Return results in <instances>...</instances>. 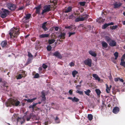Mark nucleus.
Instances as JSON below:
<instances>
[{
    "label": "nucleus",
    "instance_id": "obj_62",
    "mask_svg": "<svg viewBox=\"0 0 125 125\" xmlns=\"http://www.w3.org/2000/svg\"><path fill=\"white\" fill-rule=\"evenodd\" d=\"M73 15H71L69 17V19H72L73 18Z\"/></svg>",
    "mask_w": 125,
    "mask_h": 125
},
{
    "label": "nucleus",
    "instance_id": "obj_46",
    "mask_svg": "<svg viewBox=\"0 0 125 125\" xmlns=\"http://www.w3.org/2000/svg\"><path fill=\"white\" fill-rule=\"evenodd\" d=\"M31 114L28 116L27 117L26 120L27 121H29L30 119L31 118Z\"/></svg>",
    "mask_w": 125,
    "mask_h": 125
},
{
    "label": "nucleus",
    "instance_id": "obj_27",
    "mask_svg": "<svg viewBox=\"0 0 125 125\" xmlns=\"http://www.w3.org/2000/svg\"><path fill=\"white\" fill-rule=\"evenodd\" d=\"M119 81L120 82H123L124 81V80L120 78L119 77L116 78L114 79V81L116 82Z\"/></svg>",
    "mask_w": 125,
    "mask_h": 125
},
{
    "label": "nucleus",
    "instance_id": "obj_31",
    "mask_svg": "<svg viewBox=\"0 0 125 125\" xmlns=\"http://www.w3.org/2000/svg\"><path fill=\"white\" fill-rule=\"evenodd\" d=\"M31 118L33 120H36L38 119L37 117L36 116L34 115L31 114Z\"/></svg>",
    "mask_w": 125,
    "mask_h": 125
},
{
    "label": "nucleus",
    "instance_id": "obj_30",
    "mask_svg": "<svg viewBox=\"0 0 125 125\" xmlns=\"http://www.w3.org/2000/svg\"><path fill=\"white\" fill-rule=\"evenodd\" d=\"M72 9L71 7V6L65 9V12L67 13L70 12L71 11Z\"/></svg>",
    "mask_w": 125,
    "mask_h": 125
},
{
    "label": "nucleus",
    "instance_id": "obj_59",
    "mask_svg": "<svg viewBox=\"0 0 125 125\" xmlns=\"http://www.w3.org/2000/svg\"><path fill=\"white\" fill-rule=\"evenodd\" d=\"M121 59H123L124 60L125 59V53L123 55Z\"/></svg>",
    "mask_w": 125,
    "mask_h": 125
},
{
    "label": "nucleus",
    "instance_id": "obj_47",
    "mask_svg": "<svg viewBox=\"0 0 125 125\" xmlns=\"http://www.w3.org/2000/svg\"><path fill=\"white\" fill-rule=\"evenodd\" d=\"M86 2H81L79 3V4L81 6H84L85 5Z\"/></svg>",
    "mask_w": 125,
    "mask_h": 125
},
{
    "label": "nucleus",
    "instance_id": "obj_38",
    "mask_svg": "<svg viewBox=\"0 0 125 125\" xmlns=\"http://www.w3.org/2000/svg\"><path fill=\"white\" fill-rule=\"evenodd\" d=\"M37 104V103H34L32 105H31L29 106V108H32L33 110L34 109V107Z\"/></svg>",
    "mask_w": 125,
    "mask_h": 125
},
{
    "label": "nucleus",
    "instance_id": "obj_34",
    "mask_svg": "<svg viewBox=\"0 0 125 125\" xmlns=\"http://www.w3.org/2000/svg\"><path fill=\"white\" fill-rule=\"evenodd\" d=\"M87 117L88 120L90 121H91L93 119V115L91 114H88V115Z\"/></svg>",
    "mask_w": 125,
    "mask_h": 125
},
{
    "label": "nucleus",
    "instance_id": "obj_2",
    "mask_svg": "<svg viewBox=\"0 0 125 125\" xmlns=\"http://www.w3.org/2000/svg\"><path fill=\"white\" fill-rule=\"evenodd\" d=\"M9 13L8 10L2 8L0 10V17L3 19L5 18L9 14Z\"/></svg>",
    "mask_w": 125,
    "mask_h": 125
},
{
    "label": "nucleus",
    "instance_id": "obj_60",
    "mask_svg": "<svg viewBox=\"0 0 125 125\" xmlns=\"http://www.w3.org/2000/svg\"><path fill=\"white\" fill-rule=\"evenodd\" d=\"M71 27L70 26H65V29H71Z\"/></svg>",
    "mask_w": 125,
    "mask_h": 125
},
{
    "label": "nucleus",
    "instance_id": "obj_63",
    "mask_svg": "<svg viewBox=\"0 0 125 125\" xmlns=\"http://www.w3.org/2000/svg\"><path fill=\"white\" fill-rule=\"evenodd\" d=\"M21 118L20 117H18V118H17V121L18 122V121H19L20 120H21Z\"/></svg>",
    "mask_w": 125,
    "mask_h": 125
},
{
    "label": "nucleus",
    "instance_id": "obj_37",
    "mask_svg": "<svg viewBox=\"0 0 125 125\" xmlns=\"http://www.w3.org/2000/svg\"><path fill=\"white\" fill-rule=\"evenodd\" d=\"M106 92L107 93H109L110 89L109 88V87L108 86L107 84H106Z\"/></svg>",
    "mask_w": 125,
    "mask_h": 125
},
{
    "label": "nucleus",
    "instance_id": "obj_51",
    "mask_svg": "<svg viewBox=\"0 0 125 125\" xmlns=\"http://www.w3.org/2000/svg\"><path fill=\"white\" fill-rule=\"evenodd\" d=\"M20 103V102L19 101H16L14 104V105H15V106H17L19 105Z\"/></svg>",
    "mask_w": 125,
    "mask_h": 125
},
{
    "label": "nucleus",
    "instance_id": "obj_39",
    "mask_svg": "<svg viewBox=\"0 0 125 125\" xmlns=\"http://www.w3.org/2000/svg\"><path fill=\"white\" fill-rule=\"evenodd\" d=\"M54 120L57 123H60V120L57 116L56 117V118L54 119Z\"/></svg>",
    "mask_w": 125,
    "mask_h": 125
},
{
    "label": "nucleus",
    "instance_id": "obj_18",
    "mask_svg": "<svg viewBox=\"0 0 125 125\" xmlns=\"http://www.w3.org/2000/svg\"><path fill=\"white\" fill-rule=\"evenodd\" d=\"M49 34H43L40 35L39 36V37L40 38H47L49 37Z\"/></svg>",
    "mask_w": 125,
    "mask_h": 125
},
{
    "label": "nucleus",
    "instance_id": "obj_44",
    "mask_svg": "<svg viewBox=\"0 0 125 125\" xmlns=\"http://www.w3.org/2000/svg\"><path fill=\"white\" fill-rule=\"evenodd\" d=\"M118 26L117 25H115V26H111L110 27V28L112 30H115L116 29Z\"/></svg>",
    "mask_w": 125,
    "mask_h": 125
},
{
    "label": "nucleus",
    "instance_id": "obj_54",
    "mask_svg": "<svg viewBox=\"0 0 125 125\" xmlns=\"http://www.w3.org/2000/svg\"><path fill=\"white\" fill-rule=\"evenodd\" d=\"M73 90H70L69 91V93L70 95H72L73 94Z\"/></svg>",
    "mask_w": 125,
    "mask_h": 125
},
{
    "label": "nucleus",
    "instance_id": "obj_25",
    "mask_svg": "<svg viewBox=\"0 0 125 125\" xmlns=\"http://www.w3.org/2000/svg\"><path fill=\"white\" fill-rule=\"evenodd\" d=\"M102 46L105 48H106L108 47V44L105 42L103 41L101 43Z\"/></svg>",
    "mask_w": 125,
    "mask_h": 125
},
{
    "label": "nucleus",
    "instance_id": "obj_3",
    "mask_svg": "<svg viewBox=\"0 0 125 125\" xmlns=\"http://www.w3.org/2000/svg\"><path fill=\"white\" fill-rule=\"evenodd\" d=\"M89 15L87 14H84L80 16L81 17H77L75 20V21L78 22L79 21H82L84 20H87L88 17Z\"/></svg>",
    "mask_w": 125,
    "mask_h": 125
},
{
    "label": "nucleus",
    "instance_id": "obj_1",
    "mask_svg": "<svg viewBox=\"0 0 125 125\" xmlns=\"http://www.w3.org/2000/svg\"><path fill=\"white\" fill-rule=\"evenodd\" d=\"M19 29L16 28H13L11 29L9 32V34L11 38H17L19 35L20 32Z\"/></svg>",
    "mask_w": 125,
    "mask_h": 125
},
{
    "label": "nucleus",
    "instance_id": "obj_11",
    "mask_svg": "<svg viewBox=\"0 0 125 125\" xmlns=\"http://www.w3.org/2000/svg\"><path fill=\"white\" fill-rule=\"evenodd\" d=\"M114 24V23L113 22H111L109 23H105L104 24L103 26H102V29H105L109 26L113 25Z\"/></svg>",
    "mask_w": 125,
    "mask_h": 125
},
{
    "label": "nucleus",
    "instance_id": "obj_8",
    "mask_svg": "<svg viewBox=\"0 0 125 125\" xmlns=\"http://www.w3.org/2000/svg\"><path fill=\"white\" fill-rule=\"evenodd\" d=\"M108 43L109 45L111 47L116 46V42L115 40H112Z\"/></svg>",
    "mask_w": 125,
    "mask_h": 125
},
{
    "label": "nucleus",
    "instance_id": "obj_48",
    "mask_svg": "<svg viewBox=\"0 0 125 125\" xmlns=\"http://www.w3.org/2000/svg\"><path fill=\"white\" fill-rule=\"evenodd\" d=\"M52 47L50 45H48L47 47V50L50 51L52 49Z\"/></svg>",
    "mask_w": 125,
    "mask_h": 125
},
{
    "label": "nucleus",
    "instance_id": "obj_49",
    "mask_svg": "<svg viewBox=\"0 0 125 125\" xmlns=\"http://www.w3.org/2000/svg\"><path fill=\"white\" fill-rule=\"evenodd\" d=\"M22 76L21 74H19L18 75V77L17 78V79H21L22 77Z\"/></svg>",
    "mask_w": 125,
    "mask_h": 125
},
{
    "label": "nucleus",
    "instance_id": "obj_26",
    "mask_svg": "<svg viewBox=\"0 0 125 125\" xmlns=\"http://www.w3.org/2000/svg\"><path fill=\"white\" fill-rule=\"evenodd\" d=\"M121 62L120 65L125 67V61L124 59H121Z\"/></svg>",
    "mask_w": 125,
    "mask_h": 125
},
{
    "label": "nucleus",
    "instance_id": "obj_14",
    "mask_svg": "<svg viewBox=\"0 0 125 125\" xmlns=\"http://www.w3.org/2000/svg\"><path fill=\"white\" fill-rule=\"evenodd\" d=\"M41 97L42 98V101H45L46 98L45 97V94L44 92V91H43L41 92Z\"/></svg>",
    "mask_w": 125,
    "mask_h": 125
},
{
    "label": "nucleus",
    "instance_id": "obj_10",
    "mask_svg": "<svg viewBox=\"0 0 125 125\" xmlns=\"http://www.w3.org/2000/svg\"><path fill=\"white\" fill-rule=\"evenodd\" d=\"M53 55L54 56L59 59H61L62 58V56L61 54L58 51L55 52L53 53Z\"/></svg>",
    "mask_w": 125,
    "mask_h": 125
},
{
    "label": "nucleus",
    "instance_id": "obj_33",
    "mask_svg": "<svg viewBox=\"0 0 125 125\" xmlns=\"http://www.w3.org/2000/svg\"><path fill=\"white\" fill-rule=\"evenodd\" d=\"M55 41V40L54 39L49 40L48 42L49 44H51L54 43Z\"/></svg>",
    "mask_w": 125,
    "mask_h": 125
},
{
    "label": "nucleus",
    "instance_id": "obj_55",
    "mask_svg": "<svg viewBox=\"0 0 125 125\" xmlns=\"http://www.w3.org/2000/svg\"><path fill=\"white\" fill-rule=\"evenodd\" d=\"M36 38L35 37H33L31 39V40L33 42H35L36 40Z\"/></svg>",
    "mask_w": 125,
    "mask_h": 125
},
{
    "label": "nucleus",
    "instance_id": "obj_56",
    "mask_svg": "<svg viewBox=\"0 0 125 125\" xmlns=\"http://www.w3.org/2000/svg\"><path fill=\"white\" fill-rule=\"evenodd\" d=\"M74 64L72 62H71L70 63V66H71V67H72V66H74Z\"/></svg>",
    "mask_w": 125,
    "mask_h": 125
},
{
    "label": "nucleus",
    "instance_id": "obj_17",
    "mask_svg": "<svg viewBox=\"0 0 125 125\" xmlns=\"http://www.w3.org/2000/svg\"><path fill=\"white\" fill-rule=\"evenodd\" d=\"M31 17V14L30 13H28L26 15V16L24 17V18L26 20H27Z\"/></svg>",
    "mask_w": 125,
    "mask_h": 125
},
{
    "label": "nucleus",
    "instance_id": "obj_4",
    "mask_svg": "<svg viewBox=\"0 0 125 125\" xmlns=\"http://www.w3.org/2000/svg\"><path fill=\"white\" fill-rule=\"evenodd\" d=\"M7 6L9 9L11 10H15L16 7L15 5L12 3H8L7 4Z\"/></svg>",
    "mask_w": 125,
    "mask_h": 125
},
{
    "label": "nucleus",
    "instance_id": "obj_12",
    "mask_svg": "<svg viewBox=\"0 0 125 125\" xmlns=\"http://www.w3.org/2000/svg\"><path fill=\"white\" fill-rule=\"evenodd\" d=\"M41 8V5H40L35 7V9H36L35 12L37 14H39L40 9Z\"/></svg>",
    "mask_w": 125,
    "mask_h": 125
},
{
    "label": "nucleus",
    "instance_id": "obj_43",
    "mask_svg": "<svg viewBox=\"0 0 125 125\" xmlns=\"http://www.w3.org/2000/svg\"><path fill=\"white\" fill-rule=\"evenodd\" d=\"M28 56L29 58H33V56L32 55L31 53L30 52H28Z\"/></svg>",
    "mask_w": 125,
    "mask_h": 125
},
{
    "label": "nucleus",
    "instance_id": "obj_15",
    "mask_svg": "<svg viewBox=\"0 0 125 125\" xmlns=\"http://www.w3.org/2000/svg\"><path fill=\"white\" fill-rule=\"evenodd\" d=\"M66 34L64 33H61L58 36V38H60V39H64L65 38V36Z\"/></svg>",
    "mask_w": 125,
    "mask_h": 125
},
{
    "label": "nucleus",
    "instance_id": "obj_22",
    "mask_svg": "<svg viewBox=\"0 0 125 125\" xmlns=\"http://www.w3.org/2000/svg\"><path fill=\"white\" fill-rule=\"evenodd\" d=\"M37 99L36 98H34L31 99H24L25 101H27L28 102H32L34 101L35 100Z\"/></svg>",
    "mask_w": 125,
    "mask_h": 125
},
{
    "label": "nucleus",
    "instance_id": "obj_24",
    "mask_svg": "<svg viewBox=\"0 0 125 125\" xmlns=\"http://www.w3.org/2000/svg\"><path fill=\"white\" fill-rule=\"evenodd\" d=\"M32 59L33 58H28V59L27 61L25 64V65L26 66L31 63V62Z\"/></svg>",
    "mask_w": 125,
    "mask_h": 125
},
{
    "label": "nucleus",
    "instance_id": "obj_9",
    "mask_svg": "<svg viewBox=\"0 0 125 125\" xmlns=\"http://www.w3.org/2000/svg\"><path fill=\"white\" fill-rule=\"evenodd\" d=\"M7 41L6 40L3 41L0 43L1 46L3 48L7 47Z\"/></svg>",
    "mask_w": 125,
    "mask_h": 125
},
{
    "label": "nucleus",
    "instance_id": "obj_28",
    "mask_svg": "<svg viewBox=\"0 0 125 125\" xmlns=\"http://www.w3.org/2000/svg\"><path fill=\"white\" fill-rule=\"evenodd\" d=\"M16 101V100L13 99H11L10 100V104L14 105V104Z\"/></svg>",
    "mask_w": 125,
    "mask_h": 125
},
{
    "label": "nucleus",
    "instance_id": "obj_20",
    "mask_svg": "<svg viewBox=\"0 0 125 125\" xmlns=\"http://www.w3.org/2000/svg\"><path fill=\"white\" fill-rule=\"evenodd\" d=\"M92 76L93 77L95 78L96 80H97L98 81H100V78L96 74H93Z\"/></svg>",
    "mask_w": 125,
    "mask_h": 125
},
{
    "label": "nucleus",
    "instance_id": "obj_50",
    "mask_svg": "<svg viewBox=\"0 0 125 125\" xmlns=\"http://www.w3.org/2000/svg\"><path fill=\"white\" fill-rule=\"evenodd\" d=\"M39 74L38 73H36L34 75V78H39Z\"/></svg>",
    "mask_w": 125,
    "mask_h": 125
},
{
    "label": "nucleus",
    "instance_id": "obj_13",
    "mask_svg": "<svg viewBox=\"0 0 125 125\" xmlns=\"http://www.w3.org/2000/svg\"><path fill=\"white\" fill-rule=\"evenodd\" d=\"M119 111V108L117 106L115 107L113 110V112L115 114L117 113Z\"/></svg>",
    "mask_w": 125,
    "mask_h": 125
},
{
    "label": "nucleus",
    "instance_id": "obj_7",
    "mask_svg": "<svg viewBox=\"0 0 125 125\" xmlns=\"http://www.w3.org/2000/svg\"><path fill=\"white\" fill-rule=\"evenodd\" d=\"M122 4L119 2L116 1L113 4L114 7L115 8H118L121 6Z\"/></svg>",
    "mask_w": 125,
    "mask_h": 125
},
{
    "label": "nucleus",
    "instance_id": "obj_32",
    "mask_svg": "<svg viewBox=\"0 0 125 125\" xmlns=\"http://www.w3.org/2000/svg\"><path fill=\"white\" fill-rule=\"evenodd\" d=\"M85 94L88 96L90 95V93H91V91L90 89H88L86 91L84 92Z\"/></svg>",
    "mask_w": 125,
    "mask_h": 125
},
{
    "label": "nucleus",
    "instance_id": "obj_6",
    "mask_svg": "<svg viewBox=\"0 0 125 125\" xmlns=\"http://www.w3.org/2000/svg\"><path fill=\"white\" fill-rule=\"evenodd\" d=\"M84 63L86 65H88L90 67L92 66V60L91 59H88L84 61Z\"/></svg>",
    "mask_w": 125,
    "mask_h": 125
},
{
    "label": "nucleus",
    "instance_id": "obj_40",
    "mask_svg": "<svg viewBox=\"0 0 125 125\" xmlns=\"http://www.w3.org/2000/svg\"><path fill=\"white\" fill-rule=\"evenodd\" d=\"M114 55L115 57V60H116L118 57V53L117 52H116L114 53Z\"/></svg>",
    "mask_w": 125,
    "mask_h": 125
},
{
    "label": "nucleus",
    "instance_id": "obj_16",
    "mask_svg": "<svg viewBox=\"0 0 125 125\" xmlns=\"http://www.w3.org/2000/svg\"><path fill=\"white\" fill-rule=\"evenodd\" d=\"M46 22H45L43 23L42 24V28L44 30V31H46L48 30V28L46 27Z\"/></svg>",
    "mask_w": 125,
    "mask_h": 125
},
{
    "label": "nucleus",
    "instance_id": "obj_5",
    "mask_svg": "<svg viewBox=\"0 0 125 125\" xmlns=\"http://www.w3.org/2000/svg\"><path fill=\"white\" fill-rule=\"evenodd\" d=\"M44 10H42V14L43 15L44 13L48 12L50 10V5H45L43 7Z\"/></svg>",
    "mask_w": 125,
    "mask_h": 125
},
{
    "label": "nucleus",
    "instance_id": "obj_23",
    "mask_svg": "<svg viewBox=\"0 0 125 125\" xmlns=\"http://www.w3.org/2000/svg\"><path fill=\"white\" fill-rule=\"evenodd\" d=\"M105 38L106 41L108 43L112 40L110 37L107 36H105Z\"/></svg>",
    "mask_w": 125,
    "mask_h": 125
},
{
    "label": "nucleus",
    "instance_id": "obj_61",
    "mask_svg": "<svg viewBox=\"0 0 125 125\" xmlns=\"http://www.w3.org/2000/svg\"><path fill=\"white\" fill-rule=\"evenodd\" d=\"M54 29L55 31H57L58 30L59 27L57 26L55 27L54 28Z\"/></svg>",
    "mask_w": 125,
    "mask_h": 125
},
{
    "label": "nucleus",
    "instance_id": "obj_35",
    "mask_svg": "<svg viewBox=\"0 0 125 125\" xmlns=\"http://www.w3.org/2000/svg\"><path fill=\"white\" fill-rule=\"evenodd\" d=\"M78 73V72L76 70H74L72 72V74L73 75V76L74 77H75V76Z\"/></svg>",
    "mask_w": 125,
    "mask_h": 125
},
{
    "label": "nucleus",
    "instance_id": "obj_29",
    "mask_svg": "<svg viewBox=\"0 0 125 125\" xmlns=\"http://www.w3.org/2000/svg\"><path fill=\"white\" fill-rule=\"evenodd\" d=\"M95 91L98 96L100 97V94L101 93L100 90L99 89H96L95 90Z\"/></svg>",
    "mask_w": 125,
    "mask_h": 125
},
{
    "label": "nucleus",
    "instance_id": "obj_19",
    "mask_svg": "<svg viewBox=\"0 0 125 125\" xmlns=\"http://www.w3.org/2000/svg\"><path fill=\"white\" fill-rule=\"evenodd\" d=\"M89 53L94 57H95L96 56V54L95 52H94L90 50L89 52Z\"/></svg>",
    "mask_w": 125,
    "mask_h": 125
},
{
    "label": "nucleus",
    "instance_id": "obj_57",
    "mask_svg": "<svg viewBox=\"0 0 125 125\" xmlns=\"http://www.w3.org/2000/svg\"><path fill=\"white\" fill-rule=\"evenodd\" d=\"M81 85H78L76 86V88L77 89H79V88L80 87H81Z\"/></svg>",
    "mask_w": 125,
    "mask_h": 125
},
{
    "label": "nucleus",
    "instance_id": "obj_58",
    "mask_svg": "<svg viewBox=\"0 0 125 125\" xmlns=\"http://www.w3.org/2000/svg\"><path fill=\"white\" fill-rule=\"evenodd\" d=\"M40 41L39 40H37L36 42V45H37L38 44H39L40 43Z\"/></svg>",
    "mask_w": 125,
    "mask_h": 125
},
{
    "label": "nucleus",
    "instance_id": "obj_53",
    "mask_svg": "<svg viewBox=\"0 0 125 125\" xmlns=\"http://www.w3.org/2000/svg\"><path fill=\"white\" fill-rule=\"evenodd\" d=\"M42 66L43 68L44 69L46 68L47 67V66L44 63L42 65Z\"/></svg>",
    "mask_w": 125,
    "mask_h": 125
},
{
    "label": "nucleus",
    "instance_id": "obj_21",
    "mask_svg": "<svg viewBox=\"0 0 125 125\" xmlns=\"http://www.w3.org/2000/svg\"><path fill=\"white\" fill-rule=\"evenodd\" d=\"M105 20L104 19H103L102 18L100 17L97 19V21L99 23H103L104 22Z\"/></svg>",
    "mask_w": 125,
    "mask_h": 125
},
{
    "label": "nucleus",
    "instance_id": "obj_52",
    "mask_svg": "<svg viewBox=\"0 0 125 125\" xmlns=\"http://www.w3.org/2000/svg\"><path fill=\"white\" fill-rule=\"evenodd\" d=\"M75 34V32H69V37H70V36L72 35H74Z\"/></svg>",
    "mask_w": 125,
    "mask_h": 125
},
{
    "label": "nucleus",
    "instance_id": "obj_41",
    "mask_svg": "<svg viewBox=\"0 0 125 125\" xmlns=\"http://www.w3.org/2000/svg\"><path fill=\"white\" fill-rule=\"evenodd\" d=\"M21 71H22L21 72V73H22L23 74V75H22V77H25L27 76V74L25 73L26 72L25 71H23L22 70H21Z\"/></svg>",
    "mask_w": 125,
    "mask_h": 125
},
{
    "label": "nucleus",
    "instance_id": "obj_36",
    "mask_svg": "<svg viewBox=\"0 0 125 125\" xmlns=\"http://www.w3.org/2000/svg\"><path fill=\"white\" fill-rule=\"evenodd\" d=\"M84 28L86 30L88 31L91 30V26L89 25L86 26L84 27Z\"/></svg>",
    "mask_w": 125,
    "mask_h": 125
},
{
    "label": "nucleus",
    "instance_id": "obj_42",
    "mask_svg": "<svg viewBox=\"0 0 125 125\" xmlns=\"http://www.w3.org/2000/svg\"><path fill=\"white\" fill-rule=\"evenodd\" d=\"M79 100L77 98H76L75 97H74L73 99V102H77Z\"/></svg>",
    "mask_w": 125,
    "mask_h": 125
},
{
    "label": "nucleus",
    "instance_id": "obj_45",
    "mask_svg": "<svg viewBox=\"0 0 125 125\" xmlns=\"http://www.w3.org/2000/svg\"><path fill=\"white\" fill-rule=\"evenodd\" d=\"M76 92L77 93H79L80 95H83V92L82 91L77 90Z\"/></svg>",
    "mask_w": 125,
    "mask_h": 125
},
{
    "label": "nucleus",
    "instance_id": "obj_64",
    "mask_svg": "<svg viewBox=\"0 0 125 125\" xmlns=\"http://www.w3.org/2000/svg\"><path fill=\"white\" fill-rule=\"evenodd\" d=\"M68 98V99L72 100V101H73V98H72L71 97H69Z\"/></svg>",
    "mask_w": 125,
    "mask_h": 125
}]
</instances>
